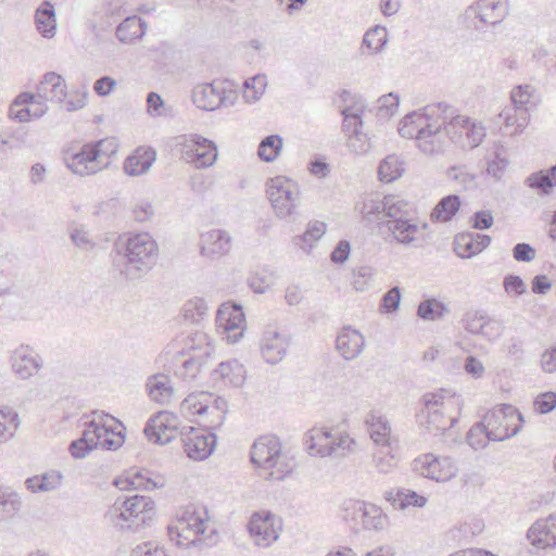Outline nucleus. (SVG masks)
<instances>
[{
    "label": "nucleus",
    "instance_id": "338daca9",
    "mask_svg": "<svg viewBox=\"0 0 556 556\" xmlns=\"http://www.w3.org/2000/svg\"><path fill=\"white\" fill-rule=\"evenodd\" d=\"M468 146L473 149L479 147L486 136V128L481 122H471L465 132Z\"/></svg>",
    "mask_w": 556,
    "mask_h": 556
},
{
    "label": "nucleus",
    "instance_id": "a878e982",
    "mask_svg": "<svg viewBox=\"0 0 556 556\" xmlns=\"http://www.w3.org/2000/svg\"><path fill=\"white\" fill-rule=\"evenodd\" d=\"M202 397L206 399V395H204V394L188 395L181 403L182 412L190 414V415H199V416H203L210 410L212 413L216 412L217 418H218L217 425L220 426L225 419V415L227 412V409H226L227 404L224 402L217 403V401H215V403L213 405H211V403L202 402L201 401Z\"/></svg>",
    "mask_w": 556,
    "mask_h": 556
},
{
    "label": "nucleus",
    "instance_id": "7c9ffc66",
    "mask_svg": "<svg viewBox=\"0 0 556 556\" xmlns=\"http://www.w3.org/2000/svg\"><path fill=\"white\" fill-rule=\"evenodd\" d=\"M128 513L129 510H126L124 498L118 497L105 511L104 520L117 531L137 530L139 527L136 523V519L128 516Z\"/></svg>",
    "mask_w": 556,
    "mask_h": 556
},
{
    "label": "nucleus",
    "instance_id": "2f4dec72",
    "mask_svg": "<svg viewBox=\"0 0 556 556\" xmlns=\"http://www.w3.org/2000/svg\"><path fill=\"white\" fill-rule=\"evenodd\" d=\"M371 440L381 447H389L391 442V426L386 417L377 412H370L365 419Z\"/></svg>",
    "mask_w": 556,
    "mask_h": 556
},
{
    "label": "nucleus",
    "instance_id": "dca6fc26",
    "mask_svg": "<svg viewBox=\"0 0 556 556\" xmlns=\"http://www.w3.org/2000/svg\"><path fill=\"white\" fill-rule=\"evenodd\" d=\"M236 99L235 91L226 90L214 83L197 85L192 90L193 103L204 111H214L222 105H232Z\"/></svg>",
    "mask_w": 556,
    "mask_h": 556
},
{
    "label": "nucleus",
    "instance_id": "423d86ee",
    "mask_svg": "<svg viewBox=\"0 0 556 556\" xmlns=\"http://www.w3.org/2000/svg\"><path fill=\"white\" fill-rule=\"evenodd\" d=\"M424 410L428 429H434L442 433L457 422V415L460 410L462 400L456 395H446L444 391L438 393H426L422 396Z\"/></svg>",
    "mask_w": 556,
    "mask_h": 556
},
{
    "label": "nucleus",
    "instance_id": "a19ab883",
    "mask_svg": "<svg viewBox=\"0 0 556 556\" xmlns=\"http://www.w3.org/2000/svg\"><path fill=\"white\" fill-rule=\"evenodd\" d=\"M327 225L324 222L314 220L308 223L305 232L295 236L292 240L293 244L305 252H308L326 232Z\"/></svg>",
    "mask_w": 556,
    "mask_h": 556
},
{
    "label": "nucleus",
    "instance_id": "aec40b11",
    "mask_svg": "<svg viewBox=\"0 0 556 556\" xmlns=\"http://www.w3.org/2000/svg\"><path fill=\"white\" fill-rule=\"evenodd\" d=\"M180 440L185 453L189 458L203 460L213 453L216 435L211 432L194 429L193 427H187V430L182 431Z\"/></svg>",
    "mask_w": 556,
    "mask_h": 556
},
{
    "label": "nucleus",
    "instance_id": "f3484780",
    "mask_svg": "<svg viewBox=\"0 0 556 556\" xmlns=\"http://www.w3.org/2000/svg\"><path fill=\"white\" fill-rule=\"evenodd\" d=\"M12 372L21 380H29L43 367L42 357L28 344H20L10 352Z\"/></svg>",
    "mask_w": 556,
    "mask_h": 556
},
{
    "label": "nucleus",
    "instance_id": "9b49d317",
    "mask_svg": "<svg viewBox=\"0 0 556 556\" xmlns=\"http://www.w3.org/2000/svg\"><path fill=\"white\" fill-rule=\"evenodd\" d=\"M352 443L353 440L348 434L334 437L329 430L316 429L311 434L308 450L321 457L340 458L346 455Z\"/></svg>",
    "mask_w": 556,
    "mask_h": 556
},
{
    "label": "nucleus",
    "instance_id": "c9c22d12",
    "mask_svg": "<svg viewBox=\"0 0 556 556\" xmlns=\"http://www.w3.org/2000/svg\"><path fill=\"white\" fill-rule=\"evenodd\" d=\"M23 507L21 495L11 488H0V521L15 518Z\"/></svg>",
    "mask_w": 556,
    "mask_h": 556
},
{
    "label": "nucleus",
    "instance_id": "393cba45",
    "mask_svg": "<svg viewBox=\"0 0 556 556\" xmlns=\"http://www.w3.org/2000/svg\"><path fill=\"white\" fill-rule=\"evenodd\" d=\"M365 339L363 334L351 326L343 327L338 333L336 348L346 361L355 359L364 350Z\"/></svg>",
    "mask_w": 556,
    "mask_h": 556
},
{
    "label": "nucleus",
    "instance_id": "e433bc0d",
    "mask_svg": "<svg viewBox=\"0 0 556 556\" xmlns=\"http://www.w3.org/2000/svg\"><path fill=\"white\" fill-rule=\"evenodd\" d=\"M35 23L38 31L46 38H51L55 34L56 21L54 7L45 1L37 9L35 14Z\"/></svg>",
    "mask_w": 556,
    "mask_h": 556
},
{
    "label": "nucleus",
    "instance_id": "6e6d98bb",
    "mask_svg": "<svg viewBox=\"0 0 556 556\" xmlns=\"http://www.w3.org/2000/svg\"><path fill=\"white\" fill-rule=\"evenodd\" d=\"M388 31L386 27L375 26L363 38V45L374 52L380 51L387 43Z\"/></svg>",
    "mask_w": 556,
    "mask_h": 556
},
{
    "label": "nucleus",
    "instance_id": "3c124183",
    "mask_svg": "<svg viewBox=\"0 0 556 556\" xmlns=\"http://www.w3.org/2000/svg\"><path fill=\"white\" fill-rule=\"evenodd\" d=\"M207 304L201 298H194L187 301L182 307L184 318L191 323H199L207 314Z\"/></svg>",
    "mask_w": 556,
    "mask_h": 556
},
{
    "label": "nucleus",
    "instance_id": "473e14b6",
    "mask_svg": "<svg viewBox=\"0 0 556 556\" xmlns=\"http://www.w3.org/2000/svg\"><path fill=\"white\" fill-rule=\"evenodd\" d=\"M208 357L186 354L179 351L174 358L175 375L180 378H195Z\"/></svg>",
    "mask_w": 556,
    "mask_h": 556
},
{
    "label": "nucleus",
    "instance_id": "4be33fe9",
    "mask_svg": "<svg viewBox=\"0 0 556 556\" xmlns=\"http://www.w3.org/2000/svg\"><path fill=\"white\" fill-rule=\"evenodd\" d=\"M231 250V237L226 230L211 229L200 237V253L202 256L217 260Z\"/></svg>",
    "mask_w": 556,
    "mask_h": 556
},
{
    "label": "nucleus",
    "instance_id": "cd10ccee",
    "mask_svg": "<svg viewBox=\"0 0 556 556\" xmlns=\"http://www.w3.org/2000/svg\"><path fill=\"white\" fill-rule=\"evenodd\" d=\"M205 510H197L193 507L187 508L182 515L175 521L176 529L180 531L187 530V534L194 536L203 544L202 535L206 530L207 519Z\"/></svg>",
    "mask_w": 556,
    "mask_h": 556
},
{
    "label": "nucleus",
    "instance_id": "7ed1b4c3",
    "mask_svg": "<svg viewBox=\"0 0 556 556\" xmlns=\"http://www.w3.org/2000/svg\"><path fill=\"white\" fill-rule=\"evenodd\" d=\"M399 132L404 138H414L418 149L426 155H438L445 151V130L442 124L426 106L407 114L401 122Z\"/></svg>",
    "mask_w": 556,
    "mask_h": 556
},
{
    "label": "nucleus",
    "instance_id": "774afa93",
    "mask_svg": "<svg viewBox=\"0 0 556 556\" xmlns=\"http://www.w3.org/2000/svg\"><path fill=\"white\" fill-rule=\"evenodd\" d=\"M130 556H168L165 548L153 542H144L137 545Z\"/></svg>",
    "mask_w": 556,
    "mask_h": 556
},
{
    "label": "nucleus",
    "instance_id": "69168bd1",
    "mask_svg": "<svg viewBox=\"0 0 556 556\" xmlns=\"http://www.w3.org/2000/svg\"><path fill=\"white\" fill-rule=\"evenodd\" d=\"M533 407L541 415L551 413L556 407V393L552 391L540 393L533 401Z\"/></svg>",
    "mask_w": 556,
    "mask_h": 556
},
{
    "label": "nucleus",
    "instance_id": "a18cd8bd",
    "mask_svg": "<svg viewBox=\"0 0 556 556\" xmlns=\"http://www.w3.org/2000/svg\"><path fill=\"white\" fill-rule=\"evenodd\" d=\"M243 98L247 102L253 103L261 99L267 87V78L265 75L257 74L248 78L244 84Z\"/></svg>",
    "mask_w": 556,
    "mask_h": 556
},
{
    "label": "nucleus",
    "instance_id": "ddd939ff",
    "mask_svg": "<svg viewBox=\"0 0 556 556\" xmlns=\"http://www.w3.org/2000/svg\"><path fill=\"white\" fill-rule=\"evenodd\" d=\"M90 142L84 143L78 151H67L64 154L66 167L79 176L94 175L109 166L105 160H98Z\"/></svg>",
    "mask_w": 556,
    "mask_h": 556
},
{
    "label": "nucleus",
    "instance_id": "4c0bfd02",
    "mask_svg": "<svg viewBox=\"0 0 556 556\" xmlns=\"http://www.w3.org/2000/svg\"><path fill=\"white\" fill-rule=\"evenodd\" d=\"M147 30V24L140 17L134 15L126 17L117 27L116 36L122 42H131L140 39Z\"/></svg>",
    "mask_w": 556,
    "mask_h": 556
},
{
    "label": "nucleus",
    "instance_id": "20e7f679",
    "mask_svg": "<svg viewBox=\"0 0 556 556\" xmlns=\"http://www.w3.org/2000/svg\"><path fill=\"white\" fill-rule=\"evenodd\" d=\"M521 413L510 404H502L488 412L483 420L471 427L467 440L469 445L479 450L485 446V440L475 441L477 433L485 434L491 441H504L515 437L522 428Z\"/></svg>",
    "mask_w": 556,
    "mask_h": 556
},
{
    "label": "nucleus",
    "instance_id": "680f3d73",
    "mask_svg": "<svg viewBox=\"0 0 556 556\" xmlns=\"http://www.w3.org/2000/svg\"><path fill=\"white\" fill-rule=\"evenodd\" d=\"M486 316L485 313L480 311H469L464 315L462 323L468 332L480 334Z\"/></svg>",
    "mask_w": 556,
    "mask_h": 556
},
{
    "label": "nucleus",
    "instance_id": "e2e57ef3",
    "mask_svg": "<svg viewBox=\"0 0 556 556\" xmlns=\"http://www.w3.org/2000/svg\"><path fill=\"white\" fill-rule=\"evenodd\" d=\"M400 103V98L397 94L388 93L378 99V116L381 118H389L392 116Z\"/></svg>",
    "mask_w": 556,
    "mask_h": 556
},
{
    "label": "nucleus",
    "instance_id": "c03bdc74",
    "mask_svg": "<svg viewBox=\"0 0 556 556\" xmlns=\"http://www.w3.org/2000/svg\"><path fill=\"white\" fill-rule=\"evenodd\" d=\"M383 198L365 200L361 208L363 218L368 224H376L379 229V222L386 220Z\"/></svg>",
    "mask_w": 556,
    "mask_h": 556
},
{
    "label": "nucleus",
    "instance_id": "49530a36",
    "mask_svg": "<svg viewBox=\"0 0 556 556\" xmlns=\"http://www.w3.org/2000/svg\"><path fill=\"white\" fill-rule=\"evenodd\" d=\"M70 239L77 249L84 252H90L97 247V241L90 231L83 225H75L71 227Z\"/></svg>",
    "mask_w": 556,
    "mask_h": 556
},
{
    "label": "nucleus",
    "instance_id": "0e129e2a",
    "mask_svg": "<svg viewBox=\"0 0 556 556\" xmlns=\"http://www.w3.org/2000/svg\"><path fill=\"white\" fill-rule=\"evenodd\" d=\"M89 435L90 434H87V431L85 430L81 438L74 440L70 444V453L74 458H84L90 451L94 448L93 441L92 439L88 438Z\"/></svg>",
    "mask_w": 556,
    "mask_h": 556
},
{
    "label": "nucleus",
    "instance_id": "c85d7f7f",
    "mask_svg": "<svg viewBox=\"0 0 556 556\" xmlns=\"http://www.w3.org/2000/svg\"><path fill=\"white\" fill-rule=\"evenodd\" d=\"M37 97L45 101L63 102L66 97V84L54 72L47 73L37 87Z\"/></svg>",
    "mask_w": 556,
    "mask_h": 556
},
{
    "label": "nucleus",
    "instance_id": "b1692460",
    "mask_svg": "<svg viewBox=\"0 0 556 556\" xmlns=\"http://www.w3.org/2000/svg\"><path fill=\"white\" fill-rule=\"evenodd\" d=\"M498 119L503 124L502 134L514 137L528 127L530 114L528 108L507 105L498 113Z\"/></svg>",
    "mask_w": 556,
    "mask_h": 556
},
{
    "label": "nucleus",
    "instance_id": "bb28decb",
    "mask_svg": "<svg viewBox=\"0 0 556 556\" xmlns=\"http://www.w3.org/2000/svg\"><path fill=\"white\" fill-rule=\"evenodd\" d=\"M156 153L152 148H138L126 157L123 168L126 175L137 177L148 173L155 162Z\"/></svg>",
    "mask_w": 556,
    "mask_h": 556
},
{
    "label": "nucleus",
    "instance_id": "6e6552de",
    "mask_svg": "<svg viewBox=\"0 0 556 556\" xmlns=\"http://www.w3.org/2000/svg\"><path fill=\"white\" fill-rule=\"evenodd\" d=\"M345 511V519L356 532L361 530L381 531L388 519L380 507L365 502H353L346 507Z\"/></svg>",
    "mask_w": 556,
    "mask_h": 556
},
{
    "label": "nucleus",
    "instance_id": "4468645a",
    "mask_svg": "<svg viewBox=\"0 0 556 556\" xmlns=\"http://www.w3.org/2000/svg\"><path fill=\"white\" fill-rule=\"evenodd\" d=\"M182 156L198 168L210 167L217 160V147L202 136L191 135L182 142Z\"/></svg>",
    "mask_w": 556,
    "mask_h": 556
},
{
    "label": "nucleus",
    "instance_id": "4d7b16f0",
    "mask_svg": "<svg viewBox=\"0 0 556 556\" xmlns=\"http://www.w3.org/2000/svg\"><path fill=\"white\" fill-rule=\"evenodd\" d=\"M504 153V147L502 144H495L493 159L488 161L486 172L495 179H500L503 176L508 165V160L505 157Z\"/></svg>",
    "mask_w": 556,
    "mask_h": 556
},
{
    "label": "nucleus",
    "instance_id": "1a4fd4ad",
    "mask_svg": "<svg viewBox=\"0 0 556 556\" xmlns=\"http://www.w3.org/2000/svg\"><path fill=\"white\" fill-rule=\"evenodd\" d=\"M184 430L187 427H180L175 414L162 410L149 418L143 431L150 441L164 445L180 437Z\"/></svg>",
    "mask_w": 556,
    "mask_h": 556
},
{
    "label": "nucleus",
    "instance_id": "f704fd0d",
    "mask_svg": "<svg viewBox=\"0 0 556 556\" xmlns=\"http://www.w3.org/2000/svg\"><path fill=\"white\" fill-rule=\"evenodd\" d=\"M527 538L539 549L556 545V534L552 533L546 519L536 520L528 530Z\"/></svg>",
    "mask_w": 556,
    "mask_h": 556
},
{
    "label": "nucleus",
    "instance_id": "09e8293b",
    "mask_svg": "<svg viewBox=\"0 0 556 556\" xmlns=\"http://www.w3.org/2000/svg\"><path fill=\"white\" fill-rule=\"evenodd\" d=\"M282 148V138L278 135H270L264 138L257 150L258 156L265 162H273Z\"/></svg>",
    "mask_w": 556,
    "mask_h": 556
},
{
    "label": "nucleus",
    "instance_id": "13d9d810",
    "mask_svg": "<svg viewBox=\"0 0 556 556\" xmlns=\"http://www.w3.org/2000/svg\"><path fill=\"white\" fill-rule=\"evenodd\" d=\"M476 242L473 233H463L455 238V253L463 257L469 258L479 253L476 251Z\"/></svg>",
    "mask_w": 556,
    "mask_h": 556
},
{
    "label": "nucleus",
    "instance_id": "f8f14e48",
    "mask_svg": "<svg viewBox=\"0 0 556 556\" xmlns=\"http://www.w3.org/2000/svg\"><path fill=\"white\" fill-rule=\"evenodd\" d=\"M414 470L425 478L445 482L456 476L458 468L451 457L429 453L414 460Z\"/></svg>",
    "mask_w": 556,
    "mask_h": 556
},
{
    "label": "nucleus",
    "instance_id": "bf43d9fd",
    "mask_svg": "<svg viewBox=\"0 0 556 556\" xmlns=\"http://www.w3.org/2000/svg\"><path fill=\"white\" fill-rule=\"evenodd\" d=\"M168 536L172 542H174L177 546L180 547H192V546H201L202 543L194 536V534H187V530L180 531L176 529V522L172 523L167 528Z\"/></svg>",
    "mask_w": 556,
    "mask_h": 556
},
{
    "label": "nucleus",
    "instance_id": "5701e85b",
    "mask_svg": "<svg viewBox=\"0 0 556 556\" xmlns=\"http://www.w3.org/2000/svg\"><path fill=\"white\" fill-rule=\"evenodd\" d=\"M484 24L497 25L509 14L508 0H478L469 8Z\"/></svg>",
    "mask_w": 556,
    "mask_h": 556
},
{
    "label": "nucleus",
    "instance_id": "a211bd4d",
    "mask_svg": "<svg viewBox=\"0 0 556 556\" xmlns=\"http://www.w3.org/2000/svg\"><path fill=\"white\" fill-rule=\"evenodd\" d=\"M249 532L258 546L267 547L276 542L282 529L281 519L269 511L252 515L249 521Z\"/></svg>",
    "mask_w": 556,
    "mask_h": 556
},
{
    "label": "nucleus",
    "instance_id": "72a5a7b5",
    "mask_svg": "<svg viewBox=\"0 0 556 556\" xmlns=\"http://www.w3.org/2000/svg\"><path fill=\"white\" fill-rule=\"evenodd\" d=\"M124 502L126 503V510H129L128 516L136 519L139 528L152 518L154 502L150 497L132 495L124 498Z\"/></svg>",
    "mask_w": 556,
    "mask_h": 556
},
{
    "label": "nucleus",
    "instance_id": "6ab92c4d",
    "mask_svg": "<svg viewBox=\"0 0 556 556\" xmlns=\"http://www.w3.org/2000/svg\"><path fill=\"white\" fill-rule=\"evenodd\" d=\"M426 110L435 115L452 140H457L465 134L472 122L470 117L460 115L456 108L445 102L429 104Z\"/></svg>",
    "mask_w": 556,
    "mask_h": 556
},
{
    "label": "nucleus",
    "instance_id": "5fc2aeb1",
    "mask_svg": "<svg viewBox=\"0 0 556 556\" xmlns=\"http://www.w3.org/2000/svg\"><path fill=\"white\" fill-rule=\"evenodd\" d=\"M394 505H399L400 508L406 507H424L427 503V498L415 491L409 489H399L393 498Z\"/></svg>",
    "mask_w": 556,
    "mask_h": 556
},
{
    "label": "nucleus",
    "instance_id": "de8ad7c7",
    "mask_svg": "<svg viewBox=\"0 0 556 556\" xmlns=\"http://www.w3.org/2000/svg\"><path fill=\"white\" fill-rule=\"evenodd\" d=\"M103 417L111 418L109 414L102 413L101 419ZM114 420V418L112 417ZM87 434H90L88 438L92 439L93 441V447H102L104 444V441L109 439L110 435H112L113 430L108 427L102 420L97 421L96 419L91 420L88 428L86 429Z\"/></svg>",
    "mask_w": 556,
    "mask_h": 556
},
{
    "label": "nucleus",
    "instance_id": "0eeeda50",
    "mask_svg": "<svg viewBox=\"0 0 556 556\" xmlns=\"http://www.w3.org/2000/svg\"><path fill=\"white\" fill-rule=\"evenodd\" d=\"M267 197L279 218L295 215L301 202L299 186L283 176H277L267 181Z\"/></svg>",
    "mask_w": 556,
    "mask_h": 556
},
{
    "label": "nucleus",
    "instance_id": "412c9836",
    "mask_svg": "<svg viewBox=\"0 0 556 556\" xmlns=\"http://www.w3.org/2000/svg\"><path fill=\"white\" fill-rule=\"evenodd\" d=\"M216 323L227 333V340L236 343L242 338L244 313L240 305H222L217 311Z\"/></svg>",
    "mask_w": 556,
    "mask_h": 556
},
{
    "label": "nucleus",
    "instance_id": "8fccbe9b",
    "mask_svg": "<svg viewBox=\"0 0 556 556\" xmlns=\"http://www.w3.org/2000/svg\"><path fill=\"white\" fill-rule=\"evenodd\" d=\"M448 312L447 306L435 300L428 299L418 306V316L422 319L437 320L442 318Z\"/></svg>",
    "mask_w": 556,
    "mask_h": 556
},
{
    "label": "nucleus",
    "instance_id": "f257e3e1",
    "mask_svg": "<svg viewBox=\"0 0 556 556\" xmlns=\"http://www.w3.org/2000/svg\"><path fill=\"white\" fill-rule=\"evenodd\" d=\"M113 265L126 280H138L156 264L159 245L149 232H140L118 241Z\"/></svg>",
    "mask_w": 556,
    "mask_h": 556
},
{
    "label": "nucleus",
    "instance_id": "864d4df0",
    "mask_svg": "<svg viewBox=\"0 0 556 556\" xmlns=\"http://www.w3.org/2000/svg\"><path fill=\"white\" fill-rule=\"evenodd\" d=\"M403 168L394 155L387 156L378 167L379 179L391 182L402 175Z\"/></svg>",
    "mask_w": 556,
    "mask_h": 556
},
{
    "label": "nucleus",
    "instance_id": "37998d69",
    "mask_svg": "<svg viewBox=\"0 0 556 556\" xmlns=\"http://www.w3.org/2000/svg\"><path fill=\"white\" fill-rule=\"evenodd\" d=\"M186 354H195L204 357H210L214 352V348L208 341L206 333L195 331L186 338L185 349Z\"/></svg>",
    "mask_w": 556,
    "mask_h": 556
},
{
    "label": "nucleus",
    "instance_id": "79ce46f5",
    "mask_svg": "<svg viewBox=\"0 0 556 556\" xmlns=\"http://www.w3.org/2000/svg\"><path fill=\"white\" fill-rule=\"evenodd\" d=\"M460 199L456 194L442 198L431 212L432 220L448 222L458 212Z\"/></svg>",
    "mask_w": 556,
    "mask_h": 556
},
{
    "label": "nucleus",
    "instance_id": "603ef678",
    "mask_svg": "<svg viewBox=\"0 0 556 556\" xmlns=\"http://www.w3.org/2000/svg\"><path fill=\"white\" fill-rule=\"evenodd\" d=\"M243 374V366L236 359L222 362L215 370V375H218L222 379H228L232 384L241 383Z\"/></svg>",
    "mask_w": 556,
    "mask_h": 556
},
{
    "label": "nucleus",
    "instance_id": "ea45409f",
    "mask_svg": "<svg viewBox=\"0 0 556 556\" xmlns=\"http://www.w3.org/2000/svg\"><path fill=\"white\" fill-rule=\"evenodd\" d=\"M525 184L536 189L542 195L549 194L553 187L556 186V165L547 170H539L527 177Z\"/></svg>",
    "mask_w": 556,
    "mask_h": 556
},
{
    "label": "nucleus",
    "instance_id": "f03ea898",
    "mask_svg": "<svg viewBox=\"0 0 556 556\" xmlns=\"http://www.w3.org/2000/svg\"><path fill=\"white\" fill-rule=\"evenodd\" d=\"M386 220L379 222V233L392 236L393 239L403 245L418 247L425 239L424 231L428 225H418L407 218L409 203L396 195L383 197Z\"/></svg>",
    "mask_w": 556,
    "mask_h": 556
},
{
    "label": "nucleus",
    "instance_id": "052dcab7",
    "mask_svg": "<svg viewBox=\"0 0 556 556\" xmlns=\"http://www.w3.org/2000/svg\"><path fill=\"white\" fill-rule=\"evenodd\" d=\"M93 151L98 153V160H105L110 163V157L115 155L118 150V144L115 138H104L98 141L90 142Z\"/></svg>",
    "mask_w": 556,
    "mask_h": 556
},
{
    "label": "nucleus",
    "instance_id": "9d476101",
    "mask_svg": "<svg viewBox=\"0 0 556 556\" xmlns=\"http://www.w3.org/2000/svg\"><path fill=\"white\" fill-rule=\"evenodd\" d=\"M291 344V336L275 326H267L260 338L258 346L262 358L270 365L281 363Z\"/></svg>",
    "mask_w": 556,
    "mask_h": 556
},
{
    "label": "nucleus",
    "instance_id": "2eb2a0df",
    "mask_svg": "<svg viewBox=\"0 0 556 556\" xmlns=\"http://www.w3.org/2000/svg\"><path fill=\"white\" fill-rule=\"evenodd\" d=\"M344 116L343 128L349 132L348 148L355 154H366L371 149L370 138L362 130L363 109L359 106L345 108L342 111Z\"/></svg>",
    "mask_w": 556,
    "mask_h": 556
},
{
    "label": "nucleus",
    "instance_id": "58836bf2",
    "mask_svg": "<svg viewBox=\"0 0 556 556\" xmlns=\"http://www.w3.org/2000/svg\"><path fill=\"white\" fill-rule=\"evenodd\" d=\"M20 427L17 412L8 405L0 406V444L14 438Z\"/></svg>",
    "mask_w": 556,
    "mask_h": 556
},
{
    "label": "nucleus",
    "instance_id": "c756f323",
    "mask_svg": "<svg viewBox=\"0 0 556 556\" xmlns=\"http://www.w3.org/2000/svg\"><path fill=\"white\" fill-rule=\"evenodd\" d=\"M146 389L150 399L160 405H168L174 395L172 380L164 374L150 376L147 380Z\"/></svg>",
    "mask_w": 556,
    "mask_h": 556
},
{
    "label": "nucleus",
    "instance_id": "39448f33",
    "mask_svg": "<svg viewBox=\"0 0 556 556\" xmlns=\"http://www.w3.org/2000/svg\"><path fill=\"white\" fill-rule=\"evenodd\" d=\"M251 462L260 469V475L268 480H282L294 468L293 460L281 451L276 437L258 438L251 448Z\"/></svg>",
    "mask_w": 556,
    "mask_h": 556
}]
</instances>
